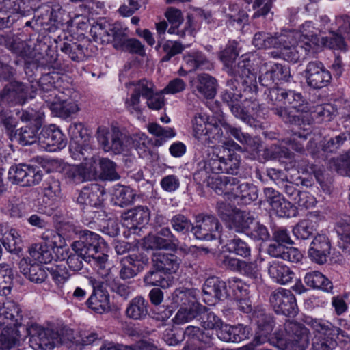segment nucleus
<instances>
[{"label": "nucleus", "mask_w": 350, "mask_h": 350, "mask_svg": "<svg viewBox=\"0 0 350 350\" xmlns=\"http://www.w3.org/2000/svg\"><path fill=\"white\" fill-rule=\"evenodd\" d=\"M135 194L128 187L118 185L113 192L114 204L124 207L131 204L133 201Z\"/></svg>", "instance_id": "50"}, {"label": "nucleus", "mask_w": 350, "mask_h": 350, "mask_svg": "<svg viewBox=\"0 0 350 350\" xmlns=\"http://www.w3.org/2000/svg\"><path fill=\"white\" fill-rule=\"evenodd\" d=\"M239 55V52L237 49V43H229L225 49L221 52L220 59L224 64L227 68V72L230 76L239 77L241 75L240 72L237 70H243V69L239 68V65L244 63V68L245 70H250V61L247 59H239L236 63V59Z\"/></svg>", "instance_id": "20"}, {"label": "nucleus", "mask_w": 350, "mask_h": 350, "mask_svg": "<svg viewBox=\"0 0 350 350\" xmlns=\"http://www.w3.org/2000/svg\"><path fill=\"white\" fill-rule=\"evenodd\" d=\"M13 272L8 264H0V293L7 295L10 292Z\"/></svg>", "instance_id": "58"}, {"label": "nucleus", "mask_w": 350, "mask_h": 350, "mask_svg": "<svg viewBox=\"0 0 350 350\" xmlns=\"http://www.w3.org/2000/svg\"><path fill=\"white\" fill-rule=\"evenodd\" d=\"M97 176L96 163L93 158L86 159L79 165L70 166L65 172L66 178L75 184L95 180Z\"/></svg>", "instance_id": "16"}, {"label": "nucleus", "mask_w": 350, "mask_h": 350, "mask_svg": "<svg viewBox=\"0 0 350 350\" xmlns=\"http://www.w3.org/2000/svg\"><path fill=\"white\" fill-rule=\"evenodd\" d=\"M285 124L293 125L310 124L311 122L310 117L307 113H297L295 109L286 107Z\"/></svg>", "instance_id": "63"}, {"label": "nucleus", "mask_w": 350, "mask_h": 350, "mask_svg": "<svg viewBox=\"0 0 350 350\" xmlns=\"http://www.w3.org/2000/svg\"><path fill=\"white\" fill-rule=\"evenodd\" d=\"M309 111L312 115V119L319 118L321 120H326L329 121L336 113V109L331 104L325 103L314 106L312 108H310Z\"/></svg>", "instance_id": "60"}, {"label": "nucleus", "mask_w": 350, "mask_h": 350, "mask_svg": "<svg viewBox=\"0 0 350 350\" xmlns=\"http://www.w3.org/2000/svg\"><path fill=\"white\" fill-rule=\"evenodd\" d=\"M105 131H102L100 137V145L105 152H112L115 154L127 152L133 144V137L118 126L112 125V135L109 143Z\"/></svg>", "instance_id": "12"}, {"label": "nucleus", "mask_w": 350, "mask_h": 350, "mask_svg": "<svg viewBox=\"0 0 350 350\" xmlns=\"http://www.w3.org/2000/svg\"><path fill=\"white\" fill-rule=\"evenodd\" d=\"M331 242L329 238L323 234L315 235L308 249L310 260L318 265H324L331 254Z\"/></svg>", "instance_id": "18"}, {"label": "nucleus", "mask_w": 350, "mask_h": 350, "mask_svg": "<svg viewBox=\"0 0 350 350\" xmlns=\"http://www.w3.org/2000/svg\"><path fill=\"white\" fill-rule=\"evenodd\" d=\"M213 175L206 166V160H202L197 165V169L193 174V180L200 185L207 186Z\"/></svg>", "instance_id": "59"}, {"label": "nucleus", "mask_w": 350, "mask_h": 350, "mask_svg": "<svg viewBox=\"0 0 350 350\" xmlns=\"http://www.w3.org/2000/svg\"><path fill=\"white\" fill-rule=\"evenodd\" d=\"M122 217L125 220L130 219L133 227L138 228V226H144L148 223L150 212L146 206H139L125 212Z\"/></svg>", "instance_id": "41"}, {"label": "nucleus", "mask_w": 350, "mask_h": 350, "mask_svg": "<svg viewBox=\"0 0 350 350\" xmlns=\"http://www.w3.org/2000/svg\"><path fill=\"white\" fill-rule=\"evenodd\" d=\"M244 65V63H241L239 65V68H243V70H237V72L241 73V75L239 76V77L243 88V90L241 89L242 98H243L242 103H245V105H246L250 100H254V99L256 98L258 88L256 74L251 72L250 70H245Z\"/></svg>", "instance_id": "24"}, {"label": "nucleus", "mask_w": 350, "mask_h": 350, "mask_svg": "<svg viewBox=\"0 0 350 350\" xmlns=\"http://www.w3.org/2000/svg\"><path fill=\"white\" fill-rule=\"evenodd\" d=\"M206 310L207 307L200 303H194L190 307H181L176 312L173 321L177 325L185 324L200 317Z\"/></svg>", "instance_id": "35"}, {"label": "nucleus", "mask_w": 350, "mask_h": 350, "mask_svg": "<svg viewBox=\"0 0 350 350\" xmlns=\"http://www.w3.org/2000/svg\"><path fill=\"white\" fill-rule=\"evenodd\" d=\"M149 304L142 296L132 299L126 310V315L133 320H143L148 315Z\"/></svg>", "instance_id": "34"}, {"label": "nucleus", "mask_w": 350, "mask_h": 350, "mask_svg": "<svg viewBox=\"0 0 350 350\" xmlns=\"http://www.w3.org/2000/svg\"><path fill=\"white\" fill-rule=\"evenodd\" d=\"M73 253H70L69 255L66 252V255H64V252H61V256H57L59 259L64 260L66 258V263L70 270L74 272H78L81 271L83 267V262L89 263L94 267V262L90 258H88V256L85 255L83 252L77 250H73Z\"/></svg>", "instance_id": "38"}, {"label": "nucleus", "mask_w": 350, "mask_h": 350, "mask_svg": "<svg viewBox=\"0 0 350 350\" xmlns=\"http://www.w3.org/2000/svg\"><path fill=\"white\" fill-rule=\"evenodd\" d=\"M200 317L203 329L196 326H188L184 331V335L195 345L198 342L208 345L212 340L213 332H216L224 322L214 312H208V308L206 312Z\"/></svg>", "instance_id": "6"}, {"label": "nucleus", "mask_w": 350, "mask_h": 350, "mask_svg": "<svg viewBox=\"0 0 350 350\" xmlns=\"http://www.w3.org/2000/svg\"><path fill=\"white\" fill-rule=\"evenodd\" d=\"M28 98V88L23 82L13 80L0 91V108L8 109L23 105Z\"/></svg>", "instance_id": "11"}, {"label": "nucleus", "mask_w": 350, "mask_h": 350, "mask_svg": "<svg viewBox=\"0 0 350 350\" xmlns=\"http://www.w3.org/2000/svg\"><path fill=\"white\" fill-rule=\"evenodd\" d=\"M281 36L282 33L258 31L254 35L252 44L258 49H276L279 42H284Z\"/></svg>", "instance_id": "36"}, {"label": "nucleus", "mask_w": 350, "mask_h": 350, "mask_svg": "<svg viewBox=\"0 0 350 350\" xmlns=\"http://www.w3.org/2000/svg\"><path fill=\"white\" fill-rule=\"evenodd\" d=\"M284 330L288 338L289 349L291 350H306L309 345V331L301 323L287 321Z\"/></svg>", "instance_id": "15"}, {"label": "nucleus", "mask_w": 350, "mask_h": 350, "mask_svg": "<svg viewBox=\"0 0 350 350\" xmlns=\"http://www.w3.org/2000/svg\"><path fill=\"white\" fill-rule=\"evenodd\" d=\"M8 309L10 312L3 320L5 324L0 327V350H10L14 347L22 336H30V342L37 350H52L56 343H64L66 340L74 339L72 330L64 328L60 332L45 329L37 323L22 325L20 323L21 314L20 309L14 303H8Z\"/></svg>", "instance_id": "1"}, {"label": "nucleus", "mask_w": 350, "mask_h": 350, "mask_svg": "<svg viewBox=\"0 0 350 350\" xmlns=\"http://www.w3.org/2000/svg\"><path fill=\"white\" fill-rule=\"evenodd\" d=\"M254 216L249 212L238 211L232 217L227 226V230L221 234H235V233H244L247 234L250 226L254 221Z\"/></svg>", "instance_id": "25"}, {"label": "nucleus", "mask_w": 350, "mask_h": 350, "mask_svg": "<svg viewBox=\"0 0 350 350\" xmlns=\"http://www.w3.org/2000/svg\"><path fill=\"white\" fill-rule=\"evenodd\" d=\"M7 49L23 59L29 58L32 53L31 46L18 38H9L5 41Z\"/></svg>", "instance_id": "46"}, {"label": "nucleus", "mask_w": 350, "mask_h": 350, "mask_svg": "<svg viewBox=\"0 0 350 350\" xmlns=\"http://www.w3.org/2000/svg\"><path fill=\"white\" fill-rule=\"evenodd\" d=\"M276 215L280 217H293L297 214V208L291 202L286 200L284 197L282 198L277 204L272 208Z\"/></svg>", "instance_id": "62"}, {"label": "nucleus", "mask_w": 350, "mask_h": 350, "mask_svg": "<svg viewBox=\"0 0 350 350\" xmlns=\"http://www.w3.org/2000/svg\"><path fill=\"white\" fill-rule=\"evenodd\" d=\"M316 229L314 227L312 221L309 219H305L299 221L293 228L294 235L299 239L306 240L313 237L315 234Z\"/></svg>", "instance_id": "54"}, {"label": "nucleus", "mask_w": 350, "mask_h": 350, "mask_svg": "<svg viewBox=\"0 0 350 350\" xmlns=\"http://www.w3.org/2000/svg\"><path fill=\"white\" fill-rule=\"evenodd\" d=\"M100 241L98 234L85 230L80 232L79 239L71 245L72 250H77L80 254L82 252L88 258L92 259L97 272L109 264L108 255L99 251Z\"/></svg>", "instance_id": "4"}, {"label": "nucleus", "mask_w": 350, "mask_h": 350, "mask_svg": "<svg viewBox=\"0 0 350 350\" xmlns=\"http://www.w3.org/2000/svg\"><path fill=\"white\" fill-rule=\"evenodd\" d=\"M29 253L30 256L39 263H49L53 258L52 250L42 243L31 245L29 248Z\"/></svg>", "instance_id": "48"}, {"label": "nucleus", "mask_w": 350, "mask_h": 350, "mask_svg": "<svg viewBox=\"0 0 350 350\" xmlns=\"http://www.w3.org/2000/svg\"><path fill=\"white\" fill-rule=\"evenodd\" d=\"M41 127L40 122L31 123L16 129L14 137L11 141H16L21 146L31 145L39 142L38 131Z\"/></svg>", "instance_id": "28"}, {"label": "nucleus", "mask_w": 350, "mask_h": 350, "mask_svg": "<svg viewBox=\"0 0 350 350\" xmlns=\"http://www.w3.org/2000/svg\"><path fill=\"white\" fill-rule=\"evenodd\" d=\"M202 291L204 295L218 300L224 299L229 295L226 282L217 277L208 278L203 285Z\"/></svg>", "instance_id": "33"}, {"label": "nucleus", "mask_w": 350, "mask_h": 350, "mask_svg": "<svg viewBox=\"0 0 350 350\" xmlns=\"http://www.w3.org/2000/svg\"><path fill=\"white\" fill-rule=\"evenodd\" d=\"M251 322L256 325L255 342L265 343L273 331L274 320L272 315L262 307H256L250 317Z\"/></svg>", "instance_id": "14"}, {"label": "nucleus", "mask_w": 350, "mask_h": 350, "mask_svg": "<svg viewBox=\"0 0 350 350\" xmlns=\"http://www.w3.org/2000/svg\"><path fill=\"white\" fill-rule=\"evenodd\" d=\"M171 241L165 240L158 234L148 236L145 239V247L152 250H170L175 251L176 247L171 245Z\"/></svg>", "instance_id": "55"}, {"label": "nucleus", "mask_w": 350, "mask_h": 350, "mask_svg": "<svg viewBox=\"0 0 350 350\" xmlns=\"http://www.w3.org/2000/svg\"><path fill=\"white\" fill-rule=\"evenodd\" d=\"M59 78L56 72L42 74L38 83L40 90L43 92L42 97L44 100V97L56 98L57 90L55 89V80Z\"/></svg>", "instance_id": "42"}, {"label": "nucleus", "mask_w": 350, "mask_h": 350, "mask_svg": "<svg viewBox=\"0 0 350 350\" xmlns=\"http://www.w3.org/2000/svg\"><path fill=\"white\" fill-rule=\"evenodd\" d=\"M184 49L185 46L180 42L167 40L157 51L160 55H163L161 62H166L175 55L181 53Z\"/></svg>", "instance_id": "47"}, {"label": "nucleus", "mask_w": 350, "mask_h": 350, "mask_svg": "<svg viewBox=\"0 0 350 350\" xmlns=\"http://www.w3.org/2000/svg\"><path fill=\"white\" fill-rule=\"evenodd\" d=\"M304 72L308 85L313 89H321L327 86L332 79L329 71L320 61L308 62Z\"/></svg>", "instance_id": "17"}, {"label": "nucleus", "mask_w": 350, "mask_h": 350, "mask_svg": "<svg viewBox=\"0 0 350 350\" xmlns=\"http://www.w3.org/2000/svg\"><path fill=\"white\" fill-rule=\"evenodd\" d=\"M163 273V271L152 267V269L145 275L144 282L148 286L167 287L169 285V280L162 275Z\"/></svg>", "instance_id": "56"}, {"label": "nucleus", "mask_w": 350, "mask_h": 350, "mask_svg": "<svg viewBox=\"0 0 350 350\" xmlns=\"http://www.w3.org/2000/svg\"><path fill=\"white\" fill-rule=\"evenodd\" d=\"M43 241L40 243L46 245L49 249L54 252L60 253L61 252H66V249L62 247V236L53 230H45L41 236Z\"/></svg>", "instance_id": "45"}, {"label": "nucleus", "mask_w": 350, "mask_h": 350, "mask_svg": "<svg viewBox=\"0 0 350 350\" xmlns=\"http://www.w3.org/2000/svg\"><path fill=\"white\" fill-rule=\"evenodd\" d=\"M97 273L102 278L103 284L124 299H128L133 291V288L129 284L121 283L118 278L115 277L111 272L110 264L101 269Z\"/></svg>", "instance_id": "22"}, {"label": "nucleus", "mask_w": 350, "mask_h": 350, "mask_svg": "<svg viewBox=\"0 0 350 350\" xmlns=\"http://www.w3.org/2000/svg\"><path fill=\"white\" fill-rule=\"evenodd\" d=\"M134 86L130 98L125 101L126 109L133 115L139 117L142 114L140 107V96L147 99V105L150 109L159 110L164 106V96L161 94H154L152 84L145 79L133 82Z\"/></svg>", "instance_id": "2"}, {"label": "nucleus", "mask_w": 350, "mask_h": 350, "mask_svg": "<svg viewBox=\"0 0 350 350\" xmlns=\"http://www.w3.org/2000/svg\"><path fill=\"white\" fill-rule=\"evenodd\" d=\"M102 281L99 286L94 288L92 294L87 300L88 306L94 312L102 314L109 310V295L103 290Z\"/></svg>", "instance_id": "29"}, {"label": "nucleus", "mask_w": 350, "mask_h": 350, "mask_svg": "<svg viewBox=\"0 0 350 350\" xmlns=\"http://www.w3.org/2000/svg\"><path fill=\"white\" fill-rule=\"evenodd\" d=\"M99 178L103 180L114 181L120 178L116 170V164L108 158H101L99 160Z\"/></svg>", "instance_id": "44"}, {"label": "nucleus", "mask_w": 350, "mask_h": 350, "mask_svg": "<svg viewBox=\"0 0 350 350\" xmlns=\"http://www.w3.org/2000/svg\"><path fill=\"white\" fill-rule=\"evenodd\" d=\"M350 140V131L341 132L328 139H325L321 146L323 152L334 153ZM347 168L350 175V150L346 154Z\"/></svg>", "instance_id": "30"}, {"label": "nucleus", "mask_w": 350, "mask_h": 350, "mask_svg": "<svg viewBox=\"0 0 350 350\" xmlns=\"http://www.w3.org/2000/svg\"><path fill=\"white\" fill-rule=\"evenodd\" d=\"M42 192L44 197L49 200L55 201L62 196L61 183L59 179L47 175L42 184Z\"/></svg>", "instance_id": "39"}, {"label": "nucleus", "mask_w": 350, "mask_h": 350, "mask_svg": "<svg viewBox=\"0 0 350 350\" xmlns=\"http://www.w3.org/2000/svg\"><path fill=\"white\" fill-rule=\"evenodd\" d=\"M268 273L272 278L281 284H286L291 282L295 275L288 267L276 260L270 263Z\"/></svg>", "instance_id": "37"}, {"label": "nucleus", "mask_w": 350, "mask_h": 350, "mask_svg": "<svg viewBox=\"0 0 350 350\" xmlns=\"http://www.w3.org/2000/svg\"><path fill=\"white\" fill-rule=\"evenodd\" d=\"M181 262L182 260L173 253L156 252L152 256V267L164 274L175 273Z\"/></svg>", "instance_id": "23"}, {"label": "nucleus", "mask_w": 350, "mask_h": 350, "mask_svg": "<svg viewBox=\"0 0 350 350\" xmlns=\"http://www.w3.org/2000/svg\"><path fill=\"white\" fill-rule=\"evenodd\" d=\"M196 90L206 98H213L217 92V80L208 74H199L194 82Z\"/></svg>", "instance_id": "32"}, {"label": "nucleus", "mask_w": 350, "mask_h": 350, "mask_svg": "<svg viewBox=\"0 0 350 350\" xmlns=\"http://www.w3.org/2000/svg\"><path fill=\"white\" fill-rule=\"evenodd\" d=\"M22 241L16 229H10L8 234L3 239V247L10 253L18 254L22 250Z\"/></svg>", "instance_id": "51"}, {"label": "nucleus", "mask_w": 350, "mask_h": 350, "mask_svg": "<svg viewBox=\"0 0 350 350\" xmlns=\"http://www.w3.org/2000/svg\"><path fill=\"white\" fill-rule=\"evenodd\" d=\"M336 233L339 239L346 243H350V217L345 216L336 224Z\"/></svg>", "instance_id": "64"}, {"label": "nucleus", "mask_w": 350, "mask_h": 350, "mask_svg": "<svg viewBox=\"0 0 350 350\" xmlns=\"http://www.w3.org/2000/svg\"><path fill=\"white\" fill-rule=\"evenodd\" d=\"M185 67H181L178 73L180 76H185L188 72L196 70L197 69H210L211 64L206 56L200 51H193L185 55L183 57Z\"/></svg>", "instance_id": "26"}, {"label": "nucleus", "mask_w": 350, "mask_h": 350, "mask_svg": "<svg viewBox=\"0 0 350 350\" xmlns=\"http://www.w3.org/2000/svg\"><path fill=\"white\" fill-rule=\"evenodd\" d=\"M105 194V189L101 185L91 183L80 191L76 202L83 209L88 206L99 208L102 205Z\"/></svg>", "instance_id": "19"}, {"label": "nucleus", "mask_w": 350, "mask_h": 350, "mask_svg": "<svg viewBox=\"0 0 350 350\" xmlns=\"http://www.w3.org/2000/svg\"><path fill=\"white\" fill-rule=\"evenodd\" d=\"M220 243L225 244L230 252L247 258L250 256L251 249L249 245L236 234H221Z\"/></svg>", "instance_id": "31"}, {"label": "nucleus", "mask_w": 350, "mask_h": 350, "mask_svg": "<svg viewBox=\"0 0 350 350\" xmlns=\"http://www.w3.org/2000/svg\"><path fill=\"white\" fill-rule=\"evenodd\" d=\"M281 38L284 42L278 43L276 49L280 51L279 53H271L274 57H280L289 62L296 63L314 55L317 52L315 38H312V43L303 42V41L299 40L296 44H294L293 38L290 34L282 33Z\"/></svg>", "instance_id": "5"}, {"label": "nucleus", "mask_w": 350, "mask_h": 350, "mask_svg": "<svg viewBox=\"0 0 350 350\" xmlns=\"http://www.w3.org/2000/svg\"><path fill=\"white\" fill-rule=\"evenodd\" d=\"M196 225H193L192 232L195 237L200 240L210 241L219 239L221 236L222 226L213 215L199 214L196 217Z\"/></svg>", "instance_id": "10"}, {"label": "nucleus", "mask_w": 350, "mask_h": 350, "mask_svg": "<svg viewBox=\"0 0 350 350\" xmlns=\"http://www.w3.org/2000/svg\"><path fill=\"white\" fill-rule=\"evenodd\" d=\"M17 120L10 110L0 108V126H3L10 139L14 137Z\"/></svg>", "instance_id": "49"}, {"label": "nucleus", "mask_w": 350, "mask_h": 350, "mask_svg": "<svg viewBox=\"0 0 350 350\" xmlns=\"http://www.w3.org/2000/svg\"><path fill=\"white\" fill-rule=\"evenodd\" d=\"M98 34L103 43H111L116 50L122 49L128 40L126 29H123L119 24H109L107 23H97L91 32Z\"/></svg>", "instance_id": "9"}, {"label": "nucleus", "mask_w": 350, "mask_h": 350, "mask_svg": "<svg viewBox=\"0 0 350 350\" xmlns=\"http://www.w3.org/2000/svg\"><path fill=\"white\" fill-rule=\"evenodd\" d=\"M44 101L48 107L55 116L61 118H68L79 111L77 104L72 100H63L56 96V98L44 97Z\"/></svg>", "instance_id": "27"}, {"label": "nucleus", "mask_w": 350, "mask_h": 350, "mask_svg": "<svg viewBox=\"0 0 350 350\" xmlns=\"http://www.w3.org/2000/svg\"><path fill=\"white\" fill-rule=\"evenodd\" d=\"M170 224L174 230L183 234L192 232L193 230L191 221L182 214L174 215L170 219Z\"/></svg>", "instance_id": "57"}, {"label": "nucleus", "mask_w": 350, "mask_h": 350, "mask_svg": "<svg viewBox=\"0 0 350 350\" xmlns=\"http://www.w3.org/2000/svg\"><path fill=\"white\" fill-rule=\"evenodd\" d=\"M246 235L255 241L262 242L271 237L267 226L259 221H253Z\"/></svg>", "instance_id": "53"}, {"label": "nucleus", "mask_w": 350, "mask_h": 350, "mask_svg": "<svg viewBox=\"0 0 350 350\" xmlns=\"http://www.w3.org/2000/svg\"><path fill=\"white\" fill-rule=\"evenodd\" d=\"M172 302L178 306L190 307L194 303H198L193 289L184 287L176 288L172 295Z\"/></svg>", "instance_id": "43"}, {"label": "nucleus", "mask_w": 350, "mask_h": 350, "mask_svg": "<svg viewBox=\"0 0 350 350\" xmlns=\"http://www.w3.org/2000/svg\"><path fill=\"white\" fill-rule=\"evenodd\" d=\"M270 304L279 314L286 317H295L298 312L295 297L291 291L279 288L271 293L269 298Z\"/></svg>", "instance_id": "13"}, {"label": "nucleus", "mask_w": 350, "mask_h": 350, "mask_svg": "<svg viewBox=\"0 0 350 350\" xmlns=\"http://www.w3.org/2000/svg\"><path fill=\"white\" fill-rule=\"evenodd\" d=\"M226 84V89L221 92V100L229 107L232 113L250 126H254L255 120L249 111L241 107L242 91L239 77L231 76Z\"/></svg>", "instance_id": "7"}, {"label": "nucleus", "mask_w": 350, "mask_h": 350, "mask_svg": "<svg viewBox=\"0 0 350 350\" xmlns=\"http://www.w3.org/2000/svg\"><path fill=\"white\" fill-rule=\"evenodd\" d=\"M39 143L46 150L54 152L64 148L67 141L59 129L48 127L41 131Z\"/></svg>", "instance_id": "21"}, {"label": "nucleus", "mask_w": 350, "mask_h": 350, "mask_svg": "<svg viewBox=\"0 0 350 350\" xmlns=\"http://www.w3.org/2000/svg\"><path fill=\"white\" fill-rule=\"evenodd\" d=\"M304 282L310 287L319 288L326 292H329L333 288L332 282L317 271L307 273L304 277Z\"/></svg>", "instance_id": "40"}, {"label": "nucleus", "mask_w": 350, "mask_h": 350, "mask_svg": "<svg viewBox=\"0 0 350 350\" xmlns=\"http://www.w3.org/2000/svg\"><path fill=\"white\" fill-rule=\"evenodd\" d=\"M268 98L273 105L278 103L288 104L297 113H307L310 110L308 103L300 93L294 90L273 87L269 90Z\"/></svg>", "instance_id": "8"}, {"label": "nucleus", "mask_w": 350, "mask_h": 350, "mask_svg": "<svg viewBox=\"0 0 350 350\" xmlns=\"http://www.w3.org/2000/svg\"><path fill=\"white\" fill-rule=\"evenodd\" d=\"M258 197V190L256 186L247 183H243L235 198H239L241 203L247 204L256 200Z\"/></svg>", "instance_id": "52"}, {"label": "nucleus", "mask_w": 350, "mask_h": 350, "mask_svg": "<svg viewBox=\"0 0 350 350\" xmlns=\"http://www.w3.org/2000/svg\"><path fill=\"white\" fill-rule=\"evenodd\" d=\"M122 259L137 273L141 272L149 262L148 257L144 253L129 254Z\"/></svg>", "instance_id": "61"}, {"label": "nucleus", "mask_w": 350, "mask_h": 350, "mask_svg": "<svg viewBox=\"0 0 350 350\" xmlns=\"http://www.w3.org/2000/svg\"><path fill=\"white\" fill-rule=\"evenodd\" d=\"M307 325L319 335H315L312 341L310 350H334L337 347L338 336L347 337V333L340 327L334 326L331 323L322 319L308 317Z\"/></svg>", "instance_id": "3"}]
</instances>
